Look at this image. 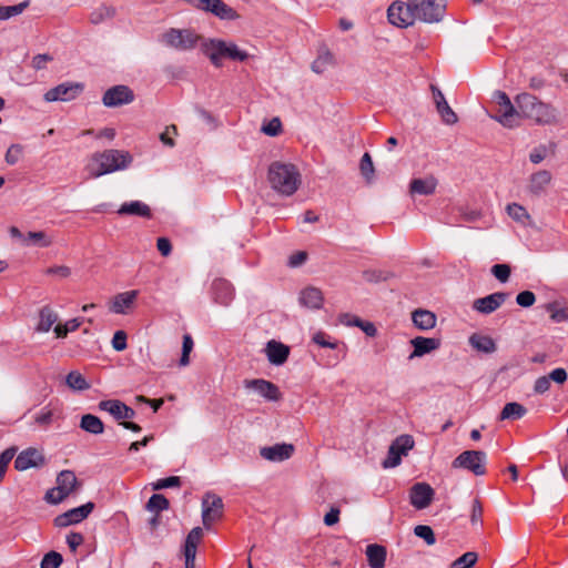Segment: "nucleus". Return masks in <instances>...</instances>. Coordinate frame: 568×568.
<instances>
[{
	"label": "nucleus",
	"mask_w": 568,
	"mask_h": 568,
	"mask_svg": "<svg viewBox=\"0 0 568 568\" xmlns=\"http://www.w3.org/2000/svg\"><path fill=\"white\" fill-rule=\"evenodd\" d=\"M133 159L128 151L109 149L94 152L89 158L84 171L89 179H98L102 175L128 169Z\"/></svg>",
	"instance_id": "nucleus-1"
},
{
	"label": "nucleus",
	"mask_w": 568,
	"mask_h": 568,
	"mask_svg": "<svg viewBox=\"0 0 568 568\" xmlns=\"http://www.w3.org/2000/svg\"><path fill=\"white\" fill-rule=\"evenodd\" d=\"M515 103L519 109V121L528 119L540 125H554L559 122L557 109L530 93L523 92L517 94Z\"/></svg>",
	"instance_id": "nucleus-2"
},
{
	"label": "nucleus",
	"mask_w": 568,
	"mask_h": 568,
	"mask_svg": "<svg viewBox=\"0 0 568 568\" xmlns=\"http://www.w3.org/2000/svg\"><path fill=\"white\" fill-rule=\"evenodd\" d=\"M267 182L278 195L291 196L298 190L302 176L294 164L275 161L268 166Z\"/></svg>",
	"instance_id": "nucleus-3"
},
{
	"label": "nucleus",
	"mask_w": 568,
	"mask_h": 568,
	"mask_svg": "<svg viewBox=\"0 0 568 568\" xmlns=\"http://www.w3.org/2000/svg\"><path fill=\"white\" fill-rule=\"evenodd\" d=\"M203 53L211 60L212 64L220 68L223 59L233 61H245L248 58L246 51L241 50L235 43L220 39H209L202 42Z\"/></svg>",
	"instance_id": "nucleus-4"
},
{
	"label": "nucleus",
	"mask_w": 568,
	"mask_h": 568,
	"mask_svg": "<svg viewBox=\"0 0 568 568\" xmlns=\"http://www.w3.org/2000/svg\"><path fill=\"white\" fill-rule=\"evenodd\" d=\"M493 101L497 105V111L495 115H491V119L508 129L519 126V109L513 104L504 91H495Z\"/></svg>",
	"instance_id": "nucleus-5"
},
{
	"label": "nucleus",
	"mask_w": 568,
	"mask_h": 568,
	"mask_svg": "<svg viewBox=\"0 0 568 568\" xmlns=\"http://www.w3.org/2000/svg\"><path fill=\"white\" fill-rule=\"evenodd\" d=\"M55 484V487L49 489L44 496L47 503L52 505L60 504L80 486L72 470L60 471L57 476Z\"/></svg>",
	"instance_id": "nucleus-6"
},
{
	"label": "nucleus",
	"mask_w": 568,
	"mask_h": 568,
	"mask_svg": "<svg viewBox=\"0 0 568 568\" xmlns=\"http://www.w3.org/2000/svg\"><path fill=\"white\" fill-rule=\"evenodd\" d=\"M201 37L190 29L171 28L161 36V41L178 51H189L197 45Z\"/></svg>",
	"instance_id": "nucleus-7"
},
{
	"label": "nucleus",
	"mask_w": 568,
	"mask_h": 568,
	"mask_svg": "<svg viewBox=\"0 0 568 568\" xmlns=\"http://www.w3.org/2000/svg\"><path fill=\"white\" fill-rule=\"evenodd\" d=\"M416 19L427 23L439 22L446 10V0H412Z\"/></svg>",
	"instance_id": "nucleus-8"
},
{
	"label": "nucleus",
	"mask_w": 568,
	"mask_h": 568,
	"mask_svg": "<svg viewBox=\"0 0 568 568\" xmlns=\"http://www.w3.org/2000/svg\"><path fill=\"white\" fill-rule=\"evenodd\" d=\"M487 455L483 450H465L453 462L454 468H463L471 471L476 476L486 474Z\"/></svg>",
	"instance_id": "nucleus-9"
},
{
	"label": "nucleus",
	"mask_w": 568,
	"mask_h": 568,
	"mask_svg": "<svg viewBox=\"0 0 568 568\" xmlns=\"http://www.w3.org/2000/svg\"><path fill=\"white\" fill-rule=\"evenodd\" d=\"M414 447V439L410 435L398 436L389 446L387 457L383 460L384 468H394L402 462V456Z\"/></svg>",
	"instance_id": "nucleus-10"
},
{
	"label": "nucleus",
	"mask_w": 568,
	"mask_h": 568,
	"mask_svg": "<svg viewBox=\"0 0 568 568\" xmlns=\"http://www.w3.org/2000/svg\"><path fill=\"white\" fill-rule=\"evenodd\" d=\"M388 21L399 28L412 26L416 19L412 0L407 2L396 1L387 10Z\"/></svg>",
	"instance_id": "nucleus-11"
},
{
	"label": "nucleus",
	"mask_w": 568,
	"mask_h": 568,
	"mask_svg": "<svg viewBox=\"0 0 568 568\" xmlns=\"http://www.w3.org/2000/svg\"><path fill=\"white\" fill-rule=\"evenodd\" d=\"M223 500L220 496L207 493L202 500V521L206 528L223 515Z\"/></svg>",
	"instance_id": "nucleus-12"
},
{
	"label": "nucleus",
	"mask_w": 568,
	"mask_h": 568,
	"mask_svg": "<svg viewBox=\"0 0 568 568\" xmlns=\"http://www.w3.org/2000/svg\"><path fill=\"white\" fill-rule=\"evenodd\" d=\"M83 89L84 85L82 83L64 82L47 91L44 100L47 102L71 101L80 95Z\"/></svg>",
	"instance_id": "nucleus-13"
},
{
	"label": "nucleus",
	"mask_w": 568,
	"mask_h": 568,
	"mask_svg": "<svg viewBox=\"0 0 568 568\" xmlns=\"http://www.w3.org/2000/svg\"><path fill=\"white\" fill-rule=\"evenodd\" d=\"M435 490L427 483L414 484L409 489V503L418 510L427 508L434 500Z\"/></svg>",
	"instance_id": "nucleus-14"
},
{
	"label": "nucleus",
	"mask_w": 568,
	"mask_h": 568,
	"mask_svg": "<svg viewBox=\"0 0 568 568\" xmlns=\"http://www.w3.org/2000/svg\"><path fill=\"white\" fill-rule=\"evenodd\" d=\"M134 93L126 85H114L108 89L103 97L102 103L106 108H118L133 102Z\"/></svg>",
	"instance_id": "nucleus-15"
},
{
	"label": "nucleus",
	"mask_w": 568,
	"mask_h": 568,
	"mask_svg": "<svg viewBox=\"0 0 568 568\" xmlns=\"http://www.w3.org/2000/svg\"><path fill=\"white\" fill-rule=\"evenodd\" d=\"M243 385L246 389L253 390L268 402H277L281 399V392L278 387L266 379L263 378H254V379H245Z\"/></svg>",
	"instance_id": "nucleus-16"
},
{
	"label": "nucleus",
	"mask_w": 568,
	"mask_h": 568,
	"mask_svg": "<svg viewBox=\"0 0 568 568\" xmlns=\"http://www.w3.org/2000/svg\"><path fill=\"white\" fill-rule=\"evenodd\" d=\"M94 508V504L89 501L80 507L72 508L54 518V525L63 528L78 524L85 519Z\"/></svg>",
	"instance_id": "nucleus-17"
},
{
	"label": "nucleus",
	"mask_w": 568,
	"mask_h": 568,
	"mask_svg": "<svg viewBox=\"0 0 568 568\" xmlns=\"http://www.w3.org/2000/svg\"><path fill=\"white\" fill-rule=\"evenodd\" d=\"M45 463L44 455L37 448L30 447L22 450L14 460V468L24 471L30 468H39Z\"/></svg>",
	"instance_id": "nucleus-18"
},
{
	"label": "nucleus",
	"mask_w": 568,
	"mask_h": 568,
	"mask_svg": "<svg viewBox=\"0 0 568 568\" xmlns=\"http://www.w3.org/2000/svg\"><path fill=\"white\" fill-rule=\"evenodd\" d=\"M99 409L108 412L116 420L124 422L133 419L136 415L135 410L119 399H106L99 403Z\"/></svg>",
	"instance_id": "nucleus-19"
},
{
	"label": "nucleus",
	"mask_w": 568,
	"mask_h": 568,
	"mask_svg": "<svg viewBox=\"0 0 568 568\" xmlns=\"http://www.w3.org/2000/svg\"><path fill=\"white\" fill-rule=\"evenodd\" d=\"M509 294L496 292L474 301L473 308L481 314H490L499 308L508 298Z\"/></svg>",
	"instance_id": "nucleus-20"
},
{
	"label": "nucleus",
	"mask_w": 568,
	"mask_h": 568,
	"mask_svg": "<svg viewBox=\"0 0 568 568\" xmlns=\"http://www.w3.org/2000/svg\"><path fill=\"white\" fill-rule=\"evenodd\" d=\"M211 294L214 303L229 306L234 298V288L226 280L216 278L212 282Z\"/></svg>",
	"instance_id": "nucleus-21"
},
{
	"label": "nucleus",
	"mask_w": 568,
	"mask_h": 568,
	"mask_svg": "<svg viewBox=\"0 0 568 568\" xmlns=\"http://www.w3.org/2000/svg\"><path fill=\"white\" fill-rule=\"evenodd\" d=\"M432 91L437 112L439 113L443 122L448 125L457 123L458 116L447 103L443 92L435 85H432Z\"/></svg>",
	"instance_id": "nucleus-22"
},
{
	"label": "nucleus",
	"mask_w": 568,
	"mask_h": 568,
	"mask_svg": "<svg viewBox=\"0 0 568 568\" xmlns=\"http://www.w3.org/2000/svg\"><path fill=\"white\" fill-rule=\"evenodd\" d=\"M294 452V446L292 444H276L273 446L262 447L260 449V455L266 460L270 462H283L288 459Z\"/></svg>",
	"instance_id": "nucleus-23"
},
{
	"label": "nucleus",
	"mask_w": 568,
	"mask_h": 568,
	"mask_svg": "<svg viewBox=\"0 0 568 568\" xmlns=\"http://www.w3.org/2000/svg\"><path fill=\"white\" fill-rule=\"evenodd\" d=\"M410 344L414 347V351L409 355V359L415 357H422L426 354H429L440 347L439 338L424 337L417 336L410 339Z\"/></svg>",
	"instance_id": "nucleus-24"
},
{
	"label": "nucleus",
	"mask_w": 568,
	"mask_h": 568,
	"mask_svg": "<svg viewBox=\"0 0 568 568\" xmlns=\"http://www.w3.org/2000/svg\"><path fill=\"white\" fill-rule=\"evenodd\" d=\"M265 354L271 364L280 366L287 361L290 347L281 342L272 339L266 344Z\"/></svg>",
	"instance_id": "nucleus-25"
},
{
	"label": "nucleus",
	"mask_w": 568,
	"mask_h": 568,
	"mask_svg": "<svg viewBox=\"0 0 568 568\" xmlns=\"http://www.w3.org/2000/svg\"><path fill=\"white\" fill-rule=\"evenodd\" d=\"M138 291H128L118 294L114 297L110 310L115 314H126L128 310H130L133 306L138 297Z\"/></svg>",
	"instance_id": "nucleus-26"
},
{
	"label": "nucleus",
	"mask_w": 568,
	"mask_h": 568,
	"mask_svg": "<svg viewBox=\"0 0 568 568\" xmlns=\"http://www.w3.org/2000/svg\"><path fill=\"white\" fill-rule=\"evenodd\" d=\"M59 320L58 313L50 306L45 305L39 311V322L36 332L48 333Z\"/></svg>",
	"instance_id": "nucleus-27"
},
{
	"label": "nucleus",
	"mask_w": 568,
	"mask_h": 568,
	"mask_svg": "<svg viewBox=\"0 0 568 568\" xmlns=\"http://www.w3.org/2000/svg\"><path fill=\"white\" fill-rule=\"evenodd\" d=\"M324 297L321 290L310 286L300 294V303L312 310H320L323 306Z\"/></svg>",
	"instance_id": "nucleus-28"
},
{
	"label": "nucleus",
	"mask_w": 568,
	"mask_h": 568,
	"mask_svg": "<svg viewBox=\"0 0 568 568\" xmlns=\"http://www.w3.org/2000/svg\"><path fill=\"white\" fill-rule=\"evenodd\" d=\"M437 180L434 176L425 179H414L409 183L410 194L430 195L435 192Z\"/></svg>",
	"instance_id": "nucleus-29"
},
{
	"label": "nucleus",
	"mask_w": 568,
	"mask_h": 568,
	"mask_svg": "<svg viewBox=\"0 0 568 568\" xmlns=\"http://www.w3.org/2000/svg\"><path fill=\"white\" fill-rule=\"evenodd\" d=\"M436 315L427 310H416L412 313V321L414 325L420 331H428L436 325Z\"/></svg>",
	"instance_id": "nucleus-30"
},
{
	"label": "nucleus",
	"mask_w": 568,
	"mask_h": 568,
	"mask_svg": "<svg viewBox=\"0 0 568 568\" xmlns=\"http://www.w3.org/2000/svg\"><path fill=\"white\" fill-rule=\"evenodd\" d=\"M120 215H136L142 217H151V209L141 201H131L123 203L118 210Z\"/></svg>",
	"instance_id": "nucleus-31"
},
{
	"label": "nucleus",
	"mask_w": 568,
	"mask_h": 568,
	"mask_svg": "<svg viewBox=\"0 0 568 568\" xmlns=\"http://www.w3.org/2000/svg\"><path fill=\"white\" fill-rule=\"evenodd\" d=\"M367 561L371 568H384L386 560V548L372 544L366 547Z\"/></svg>",
	"instance_id": "nucleus-32"
},
{
	"label": "nucleus",
	"mask_w": 568,
	"mask_h": 568,
	"mask_svg": "<svg viewBox=\"0 0 568 568\" xmlns=\"http://www.w3.org/2000/svg\"><path fill=\"white\" fill-rule=\"evenodd\" d=\"M551 181L549 171L541 170L530 176L529 191L534 194H540Z\"/></svg>",
	"instance_id": "nucleus-33"
},
{
	"label": "nucleus",
	"mask_w": 568,
	"mask_h": 568,
	"mask_svg": "<svg viewBox=\"0 0 568 568\" xmlns=\"http://www.w3.org/2000/svg\"><path fill=\"white\" fill-rule=\"evenodd\" d=\"M80 428L89 434L100 435L104 432V424L98 416L85 414L81 417Z\"/></svg>",
	"instance_id": "nucleus-34"
},
{
	"label": "nucleus",
	"mask_w": 568,
	"mask_h": 568,
	"mask_svg": "<svg viewBox=\"0 0 568 568\" xmlns=\"http://www.w3.org/2000/svg\"><path fill=\"white\" fill-rule=\"evenodd\" d=\"M335 64L334 54L326 48L318 51L317 58L312 63V70L316 73H323L328 67Z\"/></svg>",
	"instance_id": "nucleus-35"
},
{
	"label": "nucleus",
	"mask_w": 568,
	"mask_h": 568,
	"mask_svg": "<svg viewBox=\"0 0 568 568\" xmlns=\"http://www.w3.org/2000/svg\"><path fill=\"white\" fill-rule=\"evenodd\" d=\"M210 12L222 20L232 21L240 18V14L222 0H214Z\"/></svg>",
	"instance_id": "nucleus-36"
},
{
	"label": "nucleus",
	"mask_w": 568,
	"mask_h": 568,
	"mask_svg": "<svg viewBox=\"0 0 568 568\" xmlns=\"http://www.w3.org/2000/svg\"><path fill=\"white\" fill-rule=\"evenodd\" d=\"M526 414H527V409L524 405L516 403V402H511V403H507L504 406V408L500 412L499 419L500 420H506V419L516 420V419H520Z\"/></svg>",
	"instance_id": "nucleus-37"
},
{
	"label": "nucleus",
	"mask_w": 568,
	"mask_h": 568,
	"mask_svg": "<svg viewBox=\"0 0 568 568\" xmlns=\"http://www.w3.org/2000/svg\"><path fill=\"white\" fill-rule=\"evenodd\" d=\"M469 343L475 349L486 354H490L496 351V344L489 336L474 334L470 336Z\"/></svg>",
	"instance_id": "nucleus-38"
},
{
	"label": "nucleus",
	"mask_w": 568,
	"mask_h": 568,
	"mask_svg": "<svg viewBox=\"0 0 568 568\" xmlns=\"http://www.w3.org/2000/svg\"><path fill=\"white\" fill-rule=\"evenodd\" d=\"M506 211L508 215L517 223H520L521 225L531 224V216L523 205L518 203H511L507 205Z\"/></svg>",
	"instance_id": "nucleus-39"
},
{
	"label": "nucleus",
	"mask_w": 568,
	"mask_h": 568,
	"mask_svg": "<svg viewBox=\"0 0 568 568\" xmlns=\"http://www.w3.org/2000/svg\"><path fill=\"white\" fill-rule=\"evenodd\" d=\"M203 538V529L201 527H194L185 539L184 554H195L197 545Z\"/></svg>",
	"instance_id": "nucleus-40"
},
{
	"label": "nucleus",
	"mask_w": 568,
	"mask_h": 568,
	"mask_svg": "<svg viewBox=\"0 0 568 568\" xmlns=\"http://www.w3.org/2000/svg\"><path fill=\"white\" fill-rule=\"evenodd\" d=\"M65 383L71 389L77 392H82L90 388V384L87 382L84 376L77 371H72L67 375Z\"/></svg>",
	"instance_id": "nucleus-41"
},
{
	"label": "nucleus",
	"mask_w": 568,
	"mask_h": 568,
	"mask_svg": "<svg viewBox=\"0 0 568 568\" xmlns=\"http://www.w3.org/2000/svg\"><path fill=\"white\" fill-rule=\"evenodd\" d=\"M169 506V500L164 495L161 494L152 495L145 505L146 509L154 514H159L162 510H166Z\"/></svg>",
	"instance_id": "nucleus-42"
},
{
	"label": "nucleus",
	"mask_w": 568,
	"mask_h": 568,
	"mask_svg": "<svg viewBox=\"0 0 568 568\" xmlns=\"http://www.w3.org/2000/svg\"><path fill=\"white\" fill-rule=\"evenodd\" d=\"M359 171L367 183L374 180L375 168L369 153H364L359 162Z\"/></svg>",
	"instance_id": "nucleus-43"
},
{
	"label": "nucleus",
	"mask_w": 568,
	"mask_h": 568,
	"mask_svg": "<svg viewBox=\"0 0 568 568\" xmlns=\"http://www.w3.org/2000/svg\"><path fill=\"white\" fill-rule=\"evenodd\" d=\"M115 14V10L110 7H100L90 14V21L93 24H99L105 19H110Z\"/></svg>",
	"instance_id": "nucleus-44"
},
{
	"label": "nucleus",
	"mask_w": 568,
	"mask_h": 568,
	"mask_svg": "<svg viewBox=\"0 0 568 568\" xmlns=\"http://www.w3.org/2000/svg\"><path fill=\"white\" fill-rule=\"evenodd\" d=\"M477 559L478 557L476 552H465L462 557L453 562L452 568H473Z\"/></svg>",
	"instance_id": "nucleus-45"
},
{
	"label": "nucleus",
	"mask_w": 568,
	"mask_h": 568,
	"mask_svg": "<svg viewBox=\"0 0 568 568\" xmlns=\"http://www.w3.org/2000/svg\"><path fill=\"white\" fill-rule=\"evenodd\" d=\"M414 532L417 537L425 540L427 545H434L436 542L435 534L433 529L427 525H417L414 528Z\"/></svg>",
	"instance_id": "nucleus-46"
},
{
	"label": "nucleus",
	"mask_w": 568,
	"mask_h": 568,
	"mask_svg": "<svg viewBox=\"0 0 568 568\" xmlns=\"http://www.w3.org/2000/svg\"><path fill=\"white\" fill-rule=\"evenodd\" d=\"M193 346H194V343H193V339H192L191 335L185 334L183 336L182 355H181V358H180V365L181 366L189 365V363H190V357L189 356H190V353L193 349Z\"/></svg>",
	"instance_id": "nucleus-47"
},
{
	"label": "nucleus",
	"mask_w": 568,
	"mask_h": 568,
	"mask_svg": "<svg viewBox=\"0 0 568 568\" xmlns=\"http://www.w3.org/2000/svg\"><path fill=\"white\" fill-rule=\"evenodd\" d=\"M17 453L16 447H9L0 454V481L4 477L9 463Z\"/></svg>",
	"instance_id": "nucleus-48"
},
{
	"label": "nucleus",
	"mask_w": 568,
	"mask_h": 568,
	"mask_svg": "<svg viewBox=\"0 0 568 568\" xmlns=\"http://www.w3.org/2000/svg\"><path fill=\"white\" fill-rule=\"evenodd\" d=\"M62 560V556L59 552L50 551L42 558L41 568H59Z\"/></svg>",
	"instance_id": "nucleus-49"
},
{
	"label": "nucleus",
	"mask_w": 568,
	"mask_h": 568,
	"mask_svg": "<svg viewBox=\"0 0 568 568\" xmlns=\"http://www.w3.org/2000/svg\"><path fill=\"white\" fill-rule=\"evenodd\" d=\"M28 240L32 241L34 244L40 247H48L53 243V240L48 236L44 232H29Z\"/></svg>",
	"instance_id": "nucleus-50"
},
{
	"label": "nucleus",
	"mask_w": 568,
	"mask_h": 568,
	"mask_svg": "<svg viewBox=\"0 0 568 568\" xmlns=\"http://www.w3.org/2000/svg\"><path fill=\"white\" fill-rule=\"evenodd\" d=\"M180 486H181V478L178 476H170L166 478H162L152 484V488L154 490H161L164 488L180 487Z\"/></svg>",
	"instance_id": "nucleus-51"
},
{
	"label": "nucleus",
	"mask_w": 568,
	"mask_h": 568,
	"mask_svg": "<svg viewBox=\"0 0 568 568\" xmlns=\"http://www.w3.org/2000/svg\"><path fill=\"white\" fill-rule=\"evenodd\" d=\"M491 273L497 280L505 283L510 276V267L507 264H495L491 267Z\"/></svg>",
	"instance_id": "nucleus-52"
},
{
	"label": "nucleus",
	"mask_w": 568,
	"mask_h": 568,
	"mask_svg": "<svg viewBox=\"0 0 568 568\" xmlns=\"http://www.w3.org/2000/svg\"><path fill=\"white\" fill-rule=\"evenodd\" d=\"M535 301L536 296L531 291H523L516 297L517 304L521 307H530Z\"/></svg>",
	"instance_id": "nucleus-53"
},
{
	"label": "nucleus",
	"mask_w": 568,
	"mask_h": 568,
	"mask_svg": "<svg viewBox=\"0 0 568 568\" xmlns=\"http://www.w3.org/2000/svg\"><path fill=\"white\" fill-rule=\"evenodd\" d=\"M282 129V123L278 118H273L267 124L262 126V132L270 136H276Z\"/></svg>",
	"instance_id": "nucleus-54"
},
{
	"label": "nucleus",
	"mask_w": 568,
	"mask_h": 568,
	"mask_svg": "<svg viewBox=\"0 0 568 568\" xmlns=\"http://www.w3.org/2000/svg\"><path fill=\"white\" fill-rule=\"evenodd\" d=\"M112 347L118 351H124L126 348V333L124 331H116L112 337Z\"/></svg>",
	"instance_id": "nucleus-55"
},
{
	"label": "nucleus",
	"mask_w": 568,
	"mask_h": 568,
	"mask_svg": "<svg viewBox=\"0 0 568 568\" xmlns=\"http://www.w3.org/2000/svg\"><path fill=\"white\" fill-rule=\"evenodd\" d=\"M313 342L320 345L321 347L327 348H336L337 343L331 341L329 336L323 332H317L313 336Z\"/></svg>",
	"instance_id": "nucleus-56"
},
{
	"label": "nucleus",
	"mask_w": 568,
	"mask_h": 568,
	"mask_svg": "<svg viewBox=\"0 0 568 568\" xmlns=\"http://www.w3.org/2000/svg\"><path fill=\"white\" fill-rule=\"evenodd\" d=\"M21 153H22V148L18 144H12L8 150H7V153H6V162L10 165H13L16 164L20 156H21Z\"/></svg>",
	"instance_id": "nucleus-57"
},
{
	"label": "nucleus",
	"mask_w": 568,
	"mask_h": 568,
	"mask_svg": "<svg viewBox=\"0 0 568 568\" xmlns=\"http://www.w3.org/2000/svg\"><path fill=\"white\" fill-rule=\"evenodd\" d=\"M483 506L478 499H474L471 505L470 521L473 525L481 524Z\"/></svg>",
	"instance_id": "nucleus-58"
},
{
	"label": "nucleus",
	"mask_w": 568,
	"mask_h": 568,
	"mask_svg": "<svg viewBox=\"0 0 568 568\" xmlns=\"http://www.w3.org/2000/svg\"><path fill=\"white\" fill-rule=\"evenodd\" d=\"M176 126L175 125H169L165 128V130L160 134V140L163 144L172 148L175 145L174 140L170 136V134H176Z\"/></svg>",
	"instance_id": "nucleus-59"
},
{
	"label": "nucleus",
	"mask_w": 568,
	"mask_h": 568,
	"mask_svg": "<svg viewBox=\"0 0 568 568\" xmlns=\"http://www.w3.org/2000/svg\"><path fill=\"white\" fill-rule=\"evenodd\" d=\"M45 273L48 275H55L60 278H67L70 276L71 274V270L70 267L65 266V265H58V266H52V267H49Z\"/></svg>",
	"instance_id": "nucleus-60"
},
{
	"label": "nucleus",
	"mask_w": 568,
	"mask_h": 568,
	"mask_svg": "<svg viewBox=\"0 0 568 568\" xmlns=\"http://www.w3.org/2000/svg\"><path fill=\"white\" fill-rule=\"evenodd\" d=\"M549 387H550L549 376H540L535 382L534 390L537 394H544L549 389Z\"/></svg>",
	"instance_id": "nucleus-61"
},
{
	"label": "nucleus",
	"mask_w": 568,
	"mask_h": 568,
	"mask_svg": "<svg viewBox=\"0 0 568 568\" xmlns=\"http://www.w3.org/2000/svg\"><path fill=\"white\" fill-rule=\"evenodd\" d=\"M83 542V536L80 532H70L67 536V544L71 551H75L77 548Z\"/></svg>",
	"instance_id": "nucleus-62"
},
{
	"label": "nucleus",
	"mask_w": 568,
	"mask_h": 568,
	"mask_svg": "<svg viewBox=\"0 0 568 568\" xmlns=\"http://www.w3.org/2000/svg\"><path fill=\"white\" fill-rule=\"evenodd\" d=\"M29 4H30V0H24L18 4L8 6L7 7L8 19L22 13L24 11V9H27L29 7Z\"/></svg>",
	"instance_id": "nucleus-63"
},
{
	"label": "nucleus",
	"mask_w": 568,
	"mask_h": 568,
	"mask_svg": "<svg viewBox=\"0 0 568 568\" xmlns=\"http://www.w3.org/2000/svg\"><path fill=\"white\" fill-rule=\"evenodd\" d=\"M339 509L337 507H332L331 510L324 516V524L326 526H333L339 520Z\"/></svg>",
	"instance_id": "nucleus-64"
}]
</instances>
